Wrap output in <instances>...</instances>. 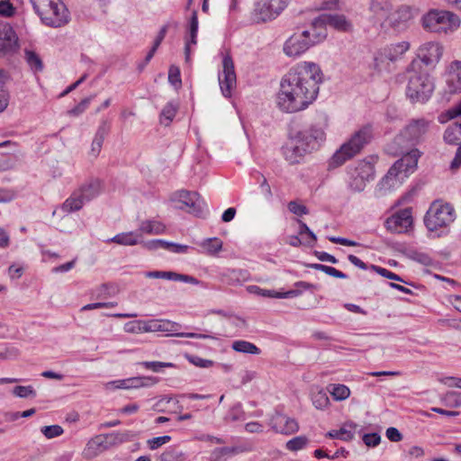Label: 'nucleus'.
<instances>
[{
  "mask_svg": "<svg viewBox=\"0 0 461 461\" xmlns=\"http://www.w3.org/2000/svg\"><path fill=\"white\" fill-rule=\"evenodd\" d=\"M176 111H177V106L175 104H173L171 102L167 103L162 109L161 118L167 120V124H168L170 122H172V120L176 116Z\"/></svg>",
  "mask_w": 461,
  "mask_h": 461,
  "instance_id": "obj_47",
  "label": "nucleus"
},
{
  "mask_svg": "<svg viewBox=\"0 0 461 461\" xmlns=\"http://www.w3.org/2000/svg\"><path fill=\"white\" fill-rule=\"evenodd\" d=\"M288 209L295 215L302 216L308 213V209L305 205L300 204L295 201H291L288 203Z\"/></svg>",
  "mask_w": 461,
  "mask_h": 461,
  "instance_id": "obj_55",
  "label": "nucleus"
},
{
  "mask_svg": "<svg viewBox=\"0 0 461 461\" xmlns=\"http://www.w3.org/2000/svg\"><path fill=\"white\" fill-rule=\"evenodd\" d=\"M139 230L141 233L158 235L166 231V226L158 221H143L140 222Z\"/></svg>",
  "mask_w": 461,
  "mask_h": 461,
  "instance_id": "obj_31",
  "label": "nucleus"
},
{
  "mask_svg": "<svg viewBox=\"0 0 461 461\" xmlns=\"http://www.w3.org/2000/svg\"><path fill=\"white\" fill-rule=\"evenodd\" d=\"M312 404L316 409L323 410L330 404V399L323 390H320L312 394Z\"/></svg>",
  "mask_w": 461,
  "mask_h": 461,
  "instance_id": "obj_35",
  "label": "nucleus"
},
{
  "mask_svg": "<svg viewBox=\"0 0 461 461\" xmlns=\"http://www.w3.org/2000/svg\"><path fill=\"white\" fill-rule=\"evenodd\" d=\"M189 361L193 363L194 366L203 368H207L213 365V362L212 360L203 359L199 357H189Z\"/></svg>",
  "mask_w": 461,
  "mask_h": 461,
  "instance_id": "obj_60",
  "label": "nucleus"
},
{
  "mask_svg": "<svg viewBox=\"0 0 461 461\" xmlns=\"http://www.w3.org/2000/svg\"><path fill=\"white\" fill-rule=\"evenodd\" d=\"M123 330L127 333H133V334L146 332L145 320H137V321H128L124 324Z\"/></svg>",
  "mask_w": 461,
  "mask_h": 461,
  "instance_id": "obj_36",
  "label": "nucleus"
},
{
  "mask_svg": "<svg viewBox=\"0 0 461 461\" xmlns=\"http://www.w3.org/2000/svg\"><path fill=\"white\" fill-rule=\"evenodd\" d=\"M108 241L123 246H133L139 243V236L134 232H122L111 238Z\"/></svg>",
  "mask_w": 461,
  "mask_h": 461,
  "instance_id": "obj_32",
  "label": "nucleus"
},
{
  "mask_svg": "<svg viewBox=\"0 0 461 461\" xmlns=\"http://www.w3.org/2000/svg\"><path fill=\"white\" fill-rule=\"evenodd\" d=\"M408 84L406 95L412 104L426 103L434 91V82L429 73L422 70L416 59H413L407 68Z\"/></svg>",
  "mask_w": 461,
  "mask_h": 461,
  "instance_id": "obj_4",
  "label": "nucleus"
},
{
  "mask_svg": "<svg viewBox=\"0 0 461 461\" xmlns=\"http://www.w3.org/2000/svg\"><path fill=\"white\" fill-rule=\"evenodd\" d=\"M201 247L209 255H215L222 249V241L218 238H210L201 243Z\"/></svg>",
  "mask_w": 461,
  "mask_h": 461,
  "instance_id": "obj_34",
  "label": "nucleus"
},
{
  "mask_svg": "<svg viewBox=\"0 0 461 461\" xmlns=\"http://www.w3.org/2000/svg\"><path fill=\"white\" fill-rule=\"evenodd\" d=\"M104 141L101 140H97L95 138L93 139L91 143V149L89 151V155L94 158H97L101 152Z\"/></svg>",
  "mask_w": 461,
  "mask_h": 461,
  "instance_id": "obj_58",
  "label": "nucleus"
},
{
  "mask_svg": "<svg viewBox=\"0 0 461 461\" xmlns=\"http://www.w3.org/2000/svg\"><path fill=\"white\" fill-rule=\"evenodd\" d=\"M329 240L331 241L332 243L340 244L343 246L357 247L359 245L357 242H356L354 240H348L346 238H340V237L331 236V237H329Z\"/></svg>",
  "mask_w": 461,
  "mask_h": 461,
  "instance_id": "obj_61",
  "label": "nucleus"
},
{
  "mask_svg": "<svg viewBox=\"0 0 461 461\" xmlns=\"http://www.w3.org/2000/svg\"><path fill=\"white\" fill-rule=\"evenodd\" d=\"M456 218L455 210L449 203L436 201L428 210L424 222L426 227L433 231L439 228L449 226Z\"/></svg>",
  "mask_w": 461,
  "mask_h": 461,
  "instance_id": "obj_11",
  "label": "nucleus"
},
{
  "mask_svg": "<svg viewBox=\"0 0 461 461\" xmlns=\"http://www.w3.org/2000/svg\"><path fill=\"white\" fill-rule=\"evenodd\" d=\"M385 434L387 438L393 442H399L402 439V433L394 427L388 428Z\"/></svg>",
  "mask_w": 461,
  "mask_h": 461,
  "instance_id": "obj_59",
  "label": "nucleus"
},
{
  "mask_svg": "<svg viewBox=\"0 0 461 461\" xmlns=\"http://www.w3.org/2000/svg\"><path fill=\"white\" fill-rule=\"evenodd\" d=\"M104 189L103 181L99 178H90L73 191L68 198L62 203L63 212L70 213L79 211L86 203L101 194Z\"/></svg>",
  "mask_w": 461,
  "mask_h": 461,
  "instance_id": "obj_7",
  "label": "nucleus"
},
{
  "mask_svg": "<svg viewBox=\"0 0 461 461\" xmlns=\"http://www.w3.org/2000/svg\"><path fill=\"white\" fill-rule=\"evenodd\" d=\"M26 61L31 68L41 71L43 68L42 61L38 54L32 50H25Z\"/></svg>",
  "mask_w": 461,
  "mask_h": 461,
  "instance_id": "obj_41",
  "label": "nucleus"
},
{
  "mask_svg": "<svg viewBox=\"0 0 461 461\" xmlns=\"http://www.w3.org/2000/svg\"><path fill=\"white\" fill-rule=\"evenodd\" d=\"M220 87L225 97H230L236 87L237 77L231 56L227 52L222 58V71L218 77Z\"/></svg>",
  "mask_w": 461,
  "mask_h": 461,
  "instance_id": "obj_14",
  "label": "nucleus"
},
{
  "mask_svg": "<svg viewBox=\"0 0 461 461\" xmlns=\"http://www.w3.org/2000/svg\"><path fill=\"white\" fill-rule=\"evenodd\" d=\"M245 429L249 433H262L264 431V426L258 421H251L245 425Z\"/></svg>",
  "mask_w": 461,
  "mask_h": 461,
  "instance_id": "obj_63",
  "label": "nucleus"
},
{
  "mask_svg": "<svg viewBox=\"0 0 461 461\" xmlns=\"http://www.w3.org/2000/svg\"><path fill=\"white\" fill-rule=\"evenodd\" d=\"M13 393L20 398L35 397L36 392L32 385H17L13 389Z\"/></svg>",
  "mask_w": 461,
  "mask_h": 461,
  "instance_id": "obj_44",
  "label": "nucleus"
},
{
  "mask_svg": "<svg viewBox=\"0 0 461 461\" xmlns=\"http://www.w3.org/2000/svg\"><path fill=\"white\" fill-rule=\"evenodd\" d=\"M323 74L314 62H301L292 68L282 78L277 95V104L285 113L306 109L316 98Z\"/></svg>",
  "mask_w": 461,
  "mask_h": 461,
  "instance_id": "obj_1",
  "label": "nucleus"
},
{
  "mask_svg": "<svg viewBox=\"0 0 461 461\" xmlns=\"http://www.w3.org/2000/svg\"><path fill=\"white\" fill-rule=\"evenodd\" d=\"M180 325L176 322L170 321L167 320L159 321V320H148L145 321V328L146 332H168L170 334L177 331Z\"/></svg>",
  "mask_w": 461,
  "mask_h": 461,
  "instance_id": "obj_23",
  "label": "nucleus"
},
{
  "mask_svg": "<svg viewBox=\"0 0 461 461\" xmlns=\"http://www.w3.org/2000/svg\"><path fill=\"white\" fill-rule=\"evenodd\" d=\"M319 21V17L314 19L312 23L311 28L308 31H311L310 35L307 37L309 41L311 42V45H314L321 41H323L326 36V24L325 23H317Z\"/></svg>",
  "mask_w": 461,
  "mask_h": 461,
  "instance_id": "obj_26",
  "label": "nucleus"
},
{
  "mask_svg": "<svg viewBox=\"0 0 461 461\" xmlns=\"http://www.w3.org/2000/svg\"><path fill=\"white\" fill-rule=\"evenodd\" d=\"M42 434L47 438H53L63 434L64 430L59 425H50L41 428Z\"/></svg>",
  "mask_w": 461,
  "mask_h": 461,
  "instance_id": "obj_45",
  "label": "nucleus"
},
{
  "mask_svg": "<svg viewBox=\"0 0 461 461\" xmlns=\"http://www.w3.org/2000/svg\"><path fill=\"white\" fill-rule=\"evenodd\" d=\"M410 47L411 44L407 41L393 43L384 50V54L390 61H396L410 50Z\"/></svg>",
  "mask_w": 461,
  "mask_h": 461,
  "instance_id": "obj_25",
  "label": "nucleus"
},
{
  "mask_svg": "<svg viewBox=\"0 0 461 461\" xmlns=\"http://www.w3.org/2000/svg\"><path fill=\"white\" fill-rule=\"evenodd\" d=\"M311 31L293 34L284 45V52L288 57L296 58L304 53L312 45L307 37Z\"/></svg>",
  "mask_w": 461,
  "mask_h": 461,
  "instance_id": "obj_16",
  "label": "nucleus"
},
{
  "mask_svg": "<svg viewBox=\"0 0 461 461\" xmlns=\"http://www.w3.org/2000/svg\"><path fill=\"white\" fill-rule=\"evenodd\" d=\"M371 268L373 270H375L377 274H379L380 276L387 278V279H390V280H395V281H400V282H402V283H405L407 284L405 281H403L402 279V277L389 270H387L386 268H384V267H377V266H375V265H372L371 266Z\"/></svg>",
  "mask_w": 461,
  "mask_h": 461,
  "instance_id": "obj_50",
  "label": "nucleus"
},
{
  "mask_svg": "<svg viewBox=\"0 0 461 461\" xmlns=\"http://www.w3.org/2000/svg\"><path fill=\"white\" fill-rule=\"evenodd\" d=\"M158 378L155 376H134L128 378V387L131 389H140L151 387L158 383Z\"/></svg>",
  "mask_w": 461,
  "mask_h": 461,
  "instance_id": "obj_30",
  "label": "nucleus"
},
{
  "mask_svg": "<svg viewBox=\"0 0 461 461\" xmlns=\"http://www.w3.org/2000/svg\"><path fill=\"white\" fill-rule=\"evenodd\" d=\"M175 196L176 200L183 204L179 209L186 210L196 216L203 214L204 203L198 193L181 190L176 193Z\"/></svg>",
  "mask_w": 461,
  "mask_h": 461,
  "instance_id": "obj_15",
  "label": "nucleus"
},
{
  "mask_svg": "<svg viewBox=\"0 0 461 461\" xmlns=\"http://www.w3.org/2000/svg\"><path fill=\"white\" fill-rule=\"evenodd\" d=\"M420 151L417 149L405 153L388 170L382 179L383 186H393L397 182H402L408 177L417 167Z\"/></svg>",
  "mask_w": 461,
  "mask_h": 461,
  "instance_id": "obj_10",
  "label": "nucleus"
},
{
  "mask_svg": "<svg viewBox=\"0 0 461 461\" xmlns=\"http://www.w3.org/2000/svg\"><path fill=\"white\" fill-rule=\"evenodd\" d=\"M42 23L58 28L68 23V12L61 0H31Z\"/></svg>",
  "mask_w": 461,
  "mask_h": 461,
  "instance_id": "obj_8",
  "label": "nucleus"
},
{
  "mask_svg": "<svg viewBox=\"0 0 461 461\" xmlns=\"http://www.w3.org/2000/svg\"><path fill=\"white\" fill-rule=\"evenodd\" d=\"M368 14L369 20L375 24L398 32L405 31L414 17V10L411 5H401L393 10L392 0H370Z\"/></svg>",
  "mask_w": 461,
  "mask_h": 461,
  "instance_id": "obj_2",
  "label": "nucleus"
},
{
  "mask_svg": "<svg viewBox=\"0 0 461 461\" xmlns=\"http://www.w3.org/2000/svg\"><path fill=\"white\" fill-rule=\"evenodd\" d=\"M247 291L249 294H258V295H260L263 297H272V298H276V294H277V292H276V291L262 289L258 285H249V286H247Z\"/></svg>",
  "mask_w": 461,
  "mask_h": 461,
  "instance_id": "obj_49",
  "label": "nucleus"
},
{
  "mask_svg": "<svg viewBox=\"0 0 461 461\" xmlns=\"http://www.w3.org/2000/svg\"><path fill=\"white\" fill-rule=\"evenodd\" d=\"M348 187L352 193L364 191L366 182L374 179L375 168L373 161L363 159L348 170Z\"/></svg>",
  "mask_w": 461,
  "mask_h": 461,
  "instance_id": "obj_12",
  "label": "nucleus"
},
{
  "mask_svg": "<svg viewBox=\"0 0 461 461\" xmlns=\"http://www.w3.org/2000/svg\"><path fill=\"white\" fill-rule=\"evenodd\" d=\"M308 438L305 436L295 437L286 443V448L290 451H298L306 447Z\"/></svg>",
  "mask_w": 461,
  "mask_h": 461,
  "instance_id": "obj_42",
  "label": "nucleus"
},
{
  "mask_svg": "<svg viewBox=\"0 0 461 461\" xmlns=\"http://www.w3.org/2000/svg\"><path fill=\"white\" fill-rule=\"evenodd\" d=\"M325 23L326 25H330V27L341 32H348L352 27L351 23L342 14H323L319 16L317 23Z\"/></svg>",
  "mask_w": 461,
  "mask_h": 461,
  "instance_id": "obj_22",
  "label": "nucleus"
},
{
  "mask_svg": "<svg viewBox=\"0 0 461 461\" xmlns=\"http://www.w3.org/2000/svg\"><path fill=\"white\" fill-rule=\"evenodd\" d=\"M447 405L452 408L461 407V393L450 391L444 395Z\"/></svg>",
  "mask_w": 461,
  "mask_h": 461,
  "instance_id": "obj_43",
  "label": "nucleus"
},
{
  "mask_svg": "<svg viewBox=\"0 0 461 461\" xmlns=\"http://www.w3.org/2000/svg\"><path fill=\"white\" fill-rule=\"evenodd\" d=\"M460 166H461V144L457 148L455 158L451 161L450 168L455 170V169L459 168Z\"/></svg>",
  "mask_w": 461,
  "mask_h": 461,
  "instance_id": "obj_64",
  "label": "nucleus"
},
{
  "mask_svg": "<svg viewBox=\"0 0 461 461\" xmlns=\"http://www.w3.org/2000/svg\"><path fill=\"white\" fill-rule=\"evenodd\" d=\"M106 449L108 448L105 438H104V435H97L88 440L82 452V456L84 458L90 460L96 457Z\"/></svg>",
  "mask_w": 461,
  "mask_h": 461,
  "instance_id": "obj_21",
  "label": "nucleus"
},
{
  "mask_svg": "<svg viewBox=\"0 0 461 461\" xmlns=\"http://www.w3.org/2000/svg\"><path fill=\"white\" fill-rule=\"evenodd\" d=\"M270 425L272 429L281 434L290 435L299 429L297 421L282 414H276L271 419Z\"/></svg>",
  "mask_w": 461,
  "mask_h": 461,
  "instance_id": "obj_19",
  "label": "nucleus"
},
{
  "mask_svg": "<svg viewBox=\"0 0 461 461\" xmlns=\"http://www.w3.org/2000/svg\"><path fill=\"white\" fill-rule=\"evenodd\" d=\"M298 223L300 225V230H299V235H303V234H307L310 238V241H308L307 243L312 245L313 243L316 242L317 240V237L316 235L309 229V227L303 222L301 220H298Z\"/></svg>",
  "mask_w": 461,
  "mask_h": 461,
  "instance_id": "obj_56",
  "label": "nucleus"
},
{
  "mask_svg": "<svg viewBox=\"0 0 461 461\" xmlns=\"http://www.w3.org/2000/svg\"><path fill=\"white\" fill-rule=\"evenodd\" d=\"M444 53V46L439 41H430L421 43L416 50L417 59L429 68H435Z\"/></svg>",
  "mask_w": 461,
  "mask_h": 461,
  "instance_id": "obj_13",
  "label": "nucleus"
},
{
  "mask_svg": "<svg viewBox=\"0 0 461 461\" xmlns=\"http://www.w3.org/2000/svg\"><path fill=\"white\" fill-rule=\"evenodd\" d=\"M16 8L10 0H0V16L12 17L14 15Z\"/></svg>",
  "mask_w": 461,
  "mask_h": 461,
  "instance_id": "obj_48",
  "label": "nucleus"
},
{
  "mask_svg": "<svg viewBox=\"0 0 461 461\" xmlns=\"http://www.w3.org/2000/svg\"><path fill=\"white\" fill-rule=\"evenodd\" d=\"M110 122L107 120H103L98 126L94 138L104 141L110 131Z\"/></svg>",
  "mask_w": 461,
  "mask_h": 461,
  "instance_id": "obj_52",
  "label": "nucleus"
},
{
  "mask_svg": "<svg viewBox=\"0 0 461 461\" xmlns=\"http://www.w3.org/2000/svg\"><path fill=\"white\" fill-rule=\"evenodd\" d=\"M422 29L429 33L447 35L456 32L461 24L459 17L447 10L432 8L420 20Z\"/></svg>",
  "mask_w": 461,
  "mask_h": 461,
  "instance_id": "obj_5",
  "label": "nucleus"
},
{
  "mask_svg": "<svg viewBox=\"0 0 461 461\" xmlns=\"http://www.w3.org/2000/svg\"><path fill=\"white\" fill-rule=\"evenodd\" d=\"M171 438L169 436L156 437L148 440V445L150 449L154 450L161 447L162 445L169 442Z\"/></svg>",
  "mask_w": 461,
  "mask_h": 461,
  "instance_id": "obj_54",
  "label": "nucleus"
},
{
  "mask_svg": "<svg viewBox=\"0 0 461 461\" xmlns=\"http://www.w3.org/2000/svg\"><path fill=\"white\" fill-rule=\"evenodd\" d=\"M128 437V433L124 432H113L104 435V438L106 439L107 448L126 441Z\"/></svg>",
  "mask_w": 461,
  "mask_h": 461,
  "instance_id": "obj_37",
  "label": "nucleus"
},
{
  "mask_svg": "<svg viewBox=\"0 0 461 461\" xmlns=\"http://www.w3.org/2000/svg\"><path fill=\"white\" fill-rule=\"evenodd\" d=\"M146 276L150 278H163L173 281H182L194 285H197L199 283V281L196 278L191 276L177 274L176 272L171 271H151L148 272L146 274Z\"/></svg>",
  "mask_w": 461,
  "mask_h": 461,
  "instance_id": "obj_24",
  "label": "nucleus"
},
{
  "mask_svg": "<svg viewBox=\"0 0 461 461\" xmlns=\"http://www.w3.org/2000/svg\"><path fill=\"white\" fill-rule=\"evenodd\" d=\"M159 461H184V453L177 447H170L160 456Z\"/></svg>",
  "mask_w": 461,
  "mask_h": 461,
  "instance_id": "obj_38",
  "label": "nucleus"
},
{
  "mask_svg": "<svg viewBox=\"0 0 461 461\" xmlns=\"http://www.w3.org/2000/svg\"><path fill=\"white\" fill-rule=\"evenodd\" d=\"M447 82L455 91L461 89V61L455 60L449 65Z\"/></svg>",
  "mask_w": 461,
  "mask_h": 461,
  "instance_id": "obj_28",
  "label": "nucleus"
},
{
  "mask_svg": "<svg viewBox=\"0 0 461 461\" xmlns=\"http://www.w3.org/2000/svg\"><path fill=\"white\" fill-rule=\"evenodd\" d=\"M411 223V211L406 208L389 217L385 221V228L391 232L402 233L406 231Z\"/></svg>",
  "mask_w": 461,
  "mask_h": 461,
  "instance_id": "obj_17",
  "label": "nucleus"
},
{
  "mask_svg": "<svg viewBox=\"0 0 461 461\" xmlns=\"http://www.w3.org/2000/svg\"><path fill=\"white\" fill-rule=\"evenodd\" d=\"M168 81L176 88L181 86L182 81L180 77V69L178 67L174 65L170 66L168 70Z\"/></svg>",
  "mask_w": 461,
  "mask_h": 461,
  "instance_id": "obj_46",
  "label": "nucleus"
},
{
  "mask_svg": "<svg viewBox=\"0 0 461 461\" xmlns=\"http://www.w3.org/2000/svg\"><path fill=\"white\" fill-rule=\"evenodd\" d=\"M336 401H343L349 397L350 390L344 384H333L330 392Z\"/></svg>",
  "mask_w": 461,
  "mask_h": 461,
  "instance_id": "obj_39",
  "label": "nucleus"
},
{
  "mask_svg": "<svg viewBox=\"0 0 461 461\" xmlns=\"http://www.w3.org/2000/svg\"><path fill=\"white\" fill-rule=\"evenodd\" d=\"M324 140L325 132L319 123L297 131L291 135V143L283 147L284 158L290 165L298 164L307 154L318 149Z\"/></svg>",
  "mask_w": 461,
  "mask_h": 461,
  "instance_id": "obj_3",
  "label": "nucleus"
},
{
  "mask_svg": "<svg viewBox=\"0 0 461 461\" xmlns=\"http://www.w3.org/2000/svg\"><path fill=\"white\" fill-rule=\"evenodd\" d=\"M373 139V127L366 124L355 131L348 141L333 154L330 164L333 167H339L347 160L351 159L360 153L366 145Z\"/></svg>",
  "mask_w": 461,
  "mask_h": 461,
  "instance_id": "obj_6",
  "label": "nucleus"
},
{
  "mask_svg": "<svg viewBox=\"0 0 461 461\" xmlns=\"http://www.w3.org/2000/svg\"><path fill=\"white\" fill-rule=\"evenodd\" d=\"M145 369L151 370L155 373H158L164 367H175V364L171 362H160V361H143L140 363Z\"/></svg>",
  "mask_w": 461,
  "mask_h": 461,
  "instance_id": "obj_40",
  "label": "nucleus"
},
{
  "mask_svg": "<svg viewBox=\"0 0 461 461\" xmlns=\"http://www.w3.org/2000/svg\"><path fill=\"white\" fill-rule=\"evenodd\" d=\"M18 46V38L7 23H0V57L13 52Z\"/></svg>",
  "mask_w": 461,
  "mask_h": 461,
  "instance_id": "obj_18",
  "label": "nucleus"
},
{
  "mask_svg": "<svg viewBox=\"0 0 461 461\" xmlns=\"http://www.w3.org/2000/svg\"><path fill=\"white\" fill-rule=\"evenodd\" d=\"M92 97H86L83 99L77 106H75L73 109L69 110L68 113L71 116H78L82 113L85 112V110L87 108L88 104L91 102Z\"/></svg>",
  "mask_w": 461,
  "mask_h": 461,
  "instance_id": "obj_53",
  "label": "nucleus"
},
{
  "mask_svg": "<svg viewBox=\"0 0 461 461\" xmlns=\"http://www.w3.org/2000/svg\"><path fill=\"white\" fill-rule=\"evenodd\" d=\"M278 15V13L272 7L268 0H259L252 13V19L259 23L276 19Z\"/></svg>",
  "mask_w": 461,
  "mask_h": 461,
  "instance_id": "obj_20",
  "label": "nucleus"
},
{
  "mask_svg": "<svg viewBox=\"0 0 461 461\" xmlns=\"http://www.w3.org/2000/svg\"><path fill=\"white\" fill-rule=\"evenodd\" d=\"M363 441L367 447H375L380 443L381 437L377 433L365 434Z\"/></svg>",
  "mask_w": 461,
  "mask_h": 461,
  "instance_id": "obj_57",
  "label": "nucleus"
},
{
  "mask_svg": "<svg viewBox=\"0 0 461 461\" xmlns=\"http://www.w3.org/2000/svg\"><path fill=\"white\" fill-rule=\"evenodd\" d=\"M357 426L353 423H347L339 429H334L328 432L327 436L332 438L349 441L355 436Z\"/></svg>",
  "mask_w": 461,
  "mask_h": 461,
  "instance_id": "obj_29",
  "label": "nucleus"
},
{
  "mask_svg": "<svg viewBox=\"0 0 461 461\" xmlns=\"http://www.w3.org/2000/svg\"><path fill=\"white\" fill-rule=\"evenodd\" d=\"M314 255L321 261L330 262V263H332V264L338 263V259L334 256H332V255H330V254H329L327 252H324V251H315Z\"/></svg>",
  "mask_w": 461,
  "mask_h": 461,
  "instance_id": "obj_62",
  "label": "nucleus"
},
{
  "mask_svg": "<svg viewBox=\"0 0 461 461\" xmlns=\"http://www.w3.org/2000/svg\"><path fill=\"white\" fill-rule=\"evenodd\" d=\"M198 31V16L197 11H193L192 16L189 22V36L190 40L186 41L185 47V59L188 60L190 57V44H196V36Z\"/></svg>",
  "mask_w": 461,
  "mask_h": 461,
  "instance_id": "obj_27",
  "label": "nucleus"
},
{
  "mask_svg": "<svg viewBox=\"0 0 461 461\" xmlns=\"http://www.w3.org/2000/svg\"><path fill=\"white\" fill-rule=\"evenodd\" d=\"M231 348L233 350L240 353L252 355H258L260 353V349L255 344L246 340H236L232 343Z\"/></svg>",
  "mask_w": 461,
  "mask_h": 461,
  "instance_id": "obj_33",
  "label": "nucleus"
},
{
  "mask_svg": "<svg viewBox=\"0 0 461 461\" xmlns=\"http://www.w3.org/2000/svg\"><path fill=\"white\" fill-rule=\"evenodd\" d=\"M431 122L425 118L411 120L394 138L393 143L401 152H403L404 149L419 144L424 140Z\"/></svg>",
  "mask_w": 461,
  "mask_h": 461,
  "instance_id": "obj_9",
  "label": "nucleus"
},
{
  "mask_svg": "<svg viewBox=\"0 0 461 461\" xmlns=\"http://www.w3.org/2000/svg\"><path fill=\"white\" fill-rule=\"evenodd\" d=\"M234 448L230 447H217L211 454V461H222V457L233 454Z\"/></svg>",
  "mask_w": 461,
  "mask_h": 461,
  "instance_id": "obj_51",
  "label": "nucleus"
}]
</instances>
